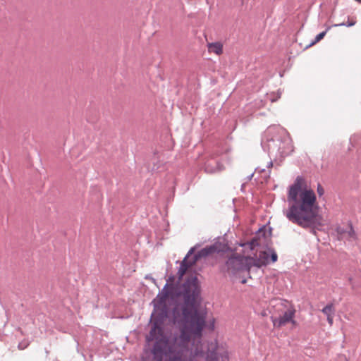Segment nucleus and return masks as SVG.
Here are the masks:
<instances>
[{
	"instance_id": "13",
	"label": "nucleus",
	"mask_w": 361,
	"mask_h": 361,
	"mask_svg": "<svg viewBox=\"0 0 361 361\" xmlns=\"http://www.w3.org/2000/svg\"><path fill=\"white\" fill-rule=\"evenodd\" d=\"M278 256L277 254L274 251L271 252V259L272 262H275L277 261Z\"/></svg>"
},
{
	"instance_id": "4",
	"label": "nucleus",
	"mask_w": 361,
	"mask_h": 361,
	"mask_svg": "<svg viewBox=\"0 0 361 361\" xmlns=\"http://www.w3.org/2000/svg\"><path fill=\"white\" fill-rule=\"evenodd\" d=\"M225 269L231 275H235L238 273L250 269V264L248 262L247 255H241L238 253H233L228 258Z\"/></svg>"
},
{
	"instance_id": "6",
	"label": "nucleus",
	"mask_w": 361,
	"mask_h": 361,
	"mask_svg": "<svg viewBox=\"0 0 361 361\" xmlns=\"http://www.w3.org/2000/svg\"><path fill=\"white\" fill-rule=\"evenodd\" d=\"M269 252L267 251H260L258 255L255 257H251L247 255L248 262L250 264V268L252 267H261L267 265L269 263Z\"/></svg>"
},
{
	"instance_id": "14",
	"label": "nucleus",
	"mask_w": 361,
	"mask_h": 361,
	"mask_svg": "<svg viewBox=\"0 0 361 361\" xmlns=\"http://www.w3.org/2000/svg\"><path fill=\"white\" fill-rule=\"evenodd\" d=\"M327 321L330 326L333 325L334 323V316L327 317Z\"/></svg>"
},
{
	"instance_id": "11",
	"label": "nucleus",
	"mask_w": 361,
	"mask_h": 361,
	"mask_svg": "<svg viewBox=\"0 0 361 361\" xmlns=\"http://www.w3.org/2000/svg\"><path fill=\"white\" fill-rule=\"evenodd\" d=\"M326 34V30L317 35L315 37V39L311 43L310 45H314V44L319 42L321 39H322L324 37Z\"/></svg>"
},
{
	"instance_id": "10",
	"label": "nucleus",
	"mask_w": 361,
	"mask_h": 361,
	"mask_svg": "<svg viewBox=\"0 0 361 361\" xmlns=\"http://www.w3.org/2000/svg\"><path fill=\"white\" fill-rule=\"evenodd\" d=\"M258 245V240L257 239H252L250 243H245L243 246L247 249L253 250L256 246Z\"/></svg>"
},
{
	"instance_id": "7",
	"label": "nucleus",
	"mask_w": 361,
	"mask_h": 361,
	"mask_svg": "<svg viewBox=\"0 0 361 361\" xmlns=\"http://www.w3.org/2000/svg\"><path fill=\"white\" fill-rule=\"evenodd\" d=\"M336 232L340 240H355L357 238L356 233L351 224L343 227H338Z\"/></svg>"
},
{
	"instance_id": "8",
	"label": "nucleus",
	"mask_w": 361,
	"mask_h": 361,
	"mask_svg": "<svg viewBox=\"0 0 361 361\" xmlns=\"http://www.w3.org/2000/svg\"><path fill=\"white\" fill-rule=\"evenodd\" d=\"M207 47L209 53L216 55H221L223 53V44L219 42L209 43Z\"/></svg>"
},
{
	"instance_id": "15",
	"label": "nucleus",
	"mask_w": 361,
	"mask_h": 361,
	"mask_svg": "<svg viewBox=\"0 0 361 361\" xmlns=\"http://www.w3.org/2000/svg\"><path fill=\"white\" fill-rule=\"evenodd\" d=\"M354 25V23H350L348 25L351 26V25Z\"/></svg>"
},
{
	"instance_id": "1",
	"label": "nucleus",
	"mask_w": 361,
	"mask_h": 361,
	"mask_svg": "<svg viewBox=\"0 0 361 361\" xmlns=\"http://www.w3.org/2000/svg\"><path fill=\"white\" fill-rule=\"evenodd\" d=\"M153 300L152 319L155 322L150 336L157 339L153 354L157 361H229L228 353L223 350L217 356L216 340L202 343V331L208 323L214 329V318L207 319V313L199 308L200 287L196 276H192L177 287L169 284Z\"/></svg>"
},
{
	"instance_id": "3",
	"label": "nucleus",
	"mask_w": 361,
	"mask_h": 361,
	"mask_svg": "<svg viewBox=\"0 0 361 361\" xmlns=\"http://www.w3.org/2000/svg\"><path fill=\"white\" fill-rule=\"evenodd\" d=\"M274 302V307H276L277 311L281 312L282 314H279L278 317L274 314L271 315V319L274 327L279 329L286 325L288 322L295 324V322L293 319L295 310L292 307L287 308L286 302L281 300H276Z\"/></svg>"
},
{
	"instance_id": "16",
	"label": "nucleus",
	"mask_w": 361,
	"mask_h": 361,
	"mask_svg": "<svg viewBox=\"0 0 361 361\" xmlns=\"http://www.w3.org/2000/svg\"><path fill=\"white\" fill-rule=\"evenodd\" d=\"M246 282V280H243L242 283H245Z\"/></svg>"
},
{
	"instance_id": "12",
	"label": "nucleus",
	"mask_w": 361,
	"mask_h": 361,
	"mask_svg": "<svg viewBox=\"0 0 361 361\" xmlns=\"http://www.w3.org/2000/svg\"><path fill=\"white\" fill-rule=\"evenodd\" d=\"M317 193L319 196H322L324 195V189L323 188V187L321 185H318L317 186Z\"/></svg>"
},
{
	"instance_id": "9",
	"label": "nucleus",
	"mask_w": 361,
	"mask_h": 361,
	"mask_svg": "<svg viewBox=\"0 0 361 361\" xmlns=\"http://www.w3.org/2000/svg\"><path fill=\"white\" fill-rule=\"evenodd\" d=\"M322 312L327 317L334 316L335 308L333 304H328L322 310Z\"/></svg>"
},
{
	"instance_id": "5",
	"label": "nucleus",
	"mask_w": 361,
	"mask_h": 361,
	"mask_svg": "<svg viewBox=\"0 0 361 361\" xmlns=\"http://www.w3.org/2000/svg\"><path fill=\"white\" fill-rule=\"evenodd\" d=\"M192 249H191L189 251L186 257H185L184 259L180 263V266L179 270L178 271V274L179 275L180 278H182L185 275V274L187 271V270L188 269V268H190L192 265H193L196 262V261L197 260L199 257L205 256V255H208L209 252L207 249H203L199 252V254L197 255H195L194 257V258L192 259V261H190V260L188 259V257L192 253Z\"/></svg>"
},
{
	"instance_id": "2",
	"label": "nucleus",
	"mask_w": 361,
	"mask_h": 361,
	"mask_svg": "<svg viewBox=\"0 0 361 361\" xmlns=\"http://www.w3.org/2000/svg\"><path fill=\"white\" fill-rule=\"evenodd\" d=\"M287 202L288 208L283 213L290 222L303 228L316 224L319 210L317 195L302 178L298 177L288 188Z\"/></svg>"
}]
</instances>
